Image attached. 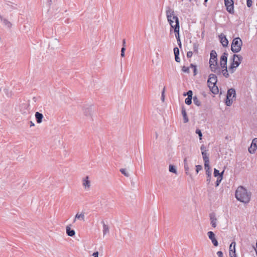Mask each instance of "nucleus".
I'll use <instances>...</instances> for the list:
<instances>
[{
    "mask_svg": "<svg viewBox=\"0 0 257 257\" xmlns=\"http://www.w3.org/2000/svg\"><path fill=\"white\" fill-rule=\"evenodd\" d=\"M175 61L177 62H180V58L179 57V55L175 56Z\"/></svg>",
    "mask_w": 257,
    "mask_h": 257,
    "instance_id": "obj_50",
    "label": "nucleus"
},
{
    "mask_svg": "<svg viewBox=\"0 0 257 257\" xmlns=\"http://www.w3.org/2000/svg\"><path fill=\"white\" fill-rule=\"evenodd\" d=\"M93 256L94 257H98V251H96V252H94L93 253Z\"/></svg>",
    "mask_w": 257,
    "mask_h": 257,
    "instance_id": "obj_51",
    "label": "nucleus"
},
{
    "mask_svg": "<svg viewBox=\"0 0 257 257\" xmlns=\"http://www.w3.org/2000/svg\"><path fill=\"white\" fill-rule=\"evenodd\" d=\"M207 235L209 238L211 240L212 243L215 246H217L218 245V242L215 238V234L213 232L210 231L207 232Z\"/></svg>",
    "mask_w": 257,
    "mask_h": 257,
    "instance_id": "obj_9",
    "label": "nucleus"
},
{
    "mask_svg": "<svg viewBox=\"0 0 257 257\" xmlns=\"http://www.w3.org/2000/svg\"><path fill=\"white\" fill-rule=\"evenodd\" d=\"M224 172V170H223L221 173H220V174H219V177H221V178L222 179L223 178V175Z\"/></svg>",
    "mask_w": 257,
    "mask_h": 257,
    "instance_id": "obj_52",
    "label": "nucleus"
},
{
    "mask_svg": "<svg viewBox=\"0 0 257 257\" xmlns=\"http://www.w3.org/2000/svg\"><path fill=\"white\" fill-rule=\"evenodd\" d=\"M193 100L194 103L197 106H199L201 105V102L197 96H195L193 97Z\"/></svg>",
    "mask_w": 257,
    "mask_h": 257,
    "instance_id": "obj_25",
    "label": "nucleus"
},
{
    "mask_svg": "<svg viewBox=\"0 0 257 257\" xmlns=\"http://www.w3.org/2000/svg\"><path fill=\"white\" fill-rule=\"evenodd\" d=\"M217 55L215 50H212L210 52V58L209 63H217Z\"/></svg>",
    "mask_w": 257,
    "mask_h": 257,
    "instance_id": "obj_12",
    "label": "nucleus"
},
{
    "mask_svg": "<svg viewBox=\"0 0 257 257\" xmlns=\"http://www.w3.org/2000/svg\"><path fill=\"white\" fill-rule=\"evenodd\" d=\"M47 3L49 5H51L52 3V0H47Z\"/></svg>",
    "mask_w": 257,
    "mask_h": 257,
    "instance_id": "obj_53",
    "label": "nucleus"
},
{
    "mask_svg": "<svg viewBox=\"0 0 257 257\" xmlns=\"http://www.w3.org/2000/svg\"><path fill=\"white\" fill-rule=\"evenodd\" d=\"M120 172L126 177H128L130 176L129 173L126 171L125 169H120Z\"/></svg>",
    "mask_w": 257,
    "mask_h": 257,
    "instance_id": "obj_28",
    "label": "nucleus"
},
{
    "mask_svg": "<svg viewBox=\"0 0 257 257\" xmlns=\"http://www.w3.org/2000/svg\"><path fill=\"white\" fill-rule=\"evenodd\" d=\"M222 68V71L221 72L222 73L223 75L225 78H228L229 76V75L228 73L227 66H225L224 68Z\"/></svg>",
    "mask_w": 257,
    "mask_h": 257,
    "instance_id": "obj_24",
    "label": "nucleus"
},
{
    "mask_svg": "<svg viewBox=\"0 0 257 257\" xmlns=\"http://www.w3.org/2000/svg\"><path fill=\"white\" fill-rule=\"evenodd\" d=\"M257 149V138L253 139L250 147L248 148V152L253 154Z\"/></svg>",
    "mask_w": 257,
    "mask_h": 257,
    "instance_id": "obj_11",
    "label": "nucleus"
},
{
    "mask_svg": "<svg viewBox=\"0 0 257 257\" xmlns=\"http://www.w3.org/2000/svg\"><path fill=\"white\" fill-rule=\"evenodd\" d=\"M102 223L103 224V234L104 236L109 232V229L108 225L105 224L103 221H102Z\"/></svg>",
    "mask_w": 257,
    "mask_h": 257,
    "instance_id": "obj_21",
    "label": "nucleus"
},
{
    "mask_svg": "<svg viewBox=\"0 0 257 257\" xmlns=\"http://www.w3.org/2000/svg\"><path fill=\"white\" fill-rule=\"evenodd\" d=\"M217 81V76L215 74H210L209 75V78L207 81L208 86L212 93L214 94H217L219 92L218 87L216 86Z\"/></svg>",
    "mask_w": 257,
    "mask_h": 257,
    "instance_id": "obj_3",
    "label": "nucleus"
},
{
    "mask_svg": "<svg viewBox=\"0 0 257 257\" xmlns=\"http://www.w3.org/2000/svg\"><path fill=\"white\" fill-rule=\"evenodd\" d=\"M211 178V175H209V176H207L206 182L208 184H209V183L210 182Z\"/></svg>",
    "mask_w": 257,
    "mask_h": 257,
    "instance_id": "obj_49",
    "label": "nucleus"
},
{
    "mask_svg": "<svg viewBox=\"0 0 257 257\" xmlns=\"http://www.w3.org/2000/svg\"><path fill=\"white\" fill-rule=\"evenodd\" d=\"M192 98H189V97L186 98L185 100V103L187 105L191 104L192 103Z\"/></svg>",
    "mask_w": 257,
    "mask_h": 257,
    "instance_id": "obj_32",
    "label": "nucleus"
},
{
    "mask_svg": "<svg viewBox=\"0 0 257 257\" xmlns=\"http://www.w3.org/2000/svg\"><path fill=\"white\" fill-rule=\"evenodd\" d=\"M242 46V41L241 39L239 37L235 38L232 42L231 50L233 53H238L240 51Z\"/></svg>",
    "mask_w": 257,
    "mask_h": 257,
    "instance_id": "obj_5",
    "label": "nucleus"
},
{
    "mask_svg": "<svg viewBox=\"0 0 257 257\" xmlns=\"http://www.w3.org/2000/svg\"><path fill=\"white\" fill-rule=\"evenodd\" d=\"M210 68L212 72H213L217 74H220L221 71L218 66L217 63H209Z\"/></svg>",
    "mask_w": 257,
    "mask_h": 257,
    "instance_id": "obj_10",
    "label": "nucleus"
},
{
    "mask_svg": "<svg viewBox=\"0 0 257 257\" xmlns=\"http://www.w3.org/2000/svg\"><path fill=\"white\" fill-rule=\"evenodd\" d=\"M169 170L170 172L176 173V169L174 165H170L169 167Z\"/></svg>",
    "mask_w": 257,
    "mask_h": 257,
    "instance_id": "obj_27",
    "label": "nucleus"
},
{
    "mask_svg": "<svg viewBox=\"0 0 257 257\" xmlns=\"http://www.w3.org/2000/svg\"><path fill=\"white\" fill-rule=\"evenodd\" d=\"M192 94H193V92H192V90H189L187 92V94L186 95H188V97H189V98H192ZM184 95H186V94H184Z\"/></svg>",
    "mask_w": 257,
    "mask_h": 257,
    "instance_id": "obj_40",
    "label": "nucleus"
},
{
    "mask_svg": "<svg viewBox=\"0 0 257 257\" xmlns=\"http://www.w3.org/2000/svg\"><path fill=\"white\" fill-rule=\"evenodd\" d=\"M217 255H218V257H223V252L221 251H218L217 252Z\"/></svg>",
    "mask_w": 257,
    "mask_h": 257,
    "instance_id": "obj_46",
    "label": "nucleus"
},
{
    "mask_svg": "<svg viewBox=\"0 0 257 257\" xmlns=\"http://www.w3.org/2000/svg\"><path fill=\"white\" fill-rule=\"evenodd\" d=\"M174 53L175 56L179 55V50L178 48L175 47L174 48Z\"/></svg>",
    "mask_w": 257,
    "mask_h": 257,
    "instance_id": "obj_39",
    "label": "nucleus"
},
{
    "mask_svg": "<svg viewBox=\"0 0 257 257\" xmlns=\"http://www.w3.org/2000/svg\"><path fill=\"white\" fill-rule=\"evenodd\" d=\"M35 117L38 123H40L42 121V119L43 118V115L42 113H40L39 112H36L35 113Z\"/></svg>",
    "mask_w": 257,
    "mask_h": 257,
    "instance_id": "obj_18",
    "label": "nucleus"
},
{
    "mask_svg": "<svg viewBox=\"0 0 257 257\" xmlns=\"http://www.w3.org/2000/svg\"><path fill=\"white\" fill-rule=\"evenodd\" d=\"M229 256L230 257H237L234 249L233 252H232V250H230V252H229Z\"/></svg>",
    "mask_w": 257,
    "mask_h": 257,
    "instance_id": "obj_42",
    "label": "nucleus"
},
{
    "mask_svg": "<svg viewBox=\"0 0 257 257\" xmlns=\"http://www.w3.org/2000/svg\"><path fill=\"white\" fill-rule=\"evenodd\" d=\"M252 0H246V5L248 8H250L252 6Z\"/></svg>",
    "mask_w": 257,
    "mask_h": 257,
    "instance_id": "obj_44",
    "label": "nucleus"
},
{
    "mask_svg": "<svg viewBox=\"0 0 257 257\" xmlns=\"http://www.w3.org/2000/svg\"><path fill=\"white\" fill-rule=\"evenodd\" d=\"M209 217L210 220V223L211 226L215 228L217 225V218L216 217L215 214L214 213H211L209 214Z\"/></svg>",
    "mask_w": 257,
    "mask_h": 257,
    "instance_id": "obj_13",
    "label": "nucleus"
},
{
    "mask_svg": "<svg viewBox=\"0 0 257 257\" xmlns=\"http://www.w3.org/2000/svg\"><path fill=\"white\" fill-rule=\"evenodd\" d=\"M236 198L243 203H247L250 200V197L248 195L247 190L242 186L237 188L235 192Z\"/></svg>",
    "mask_w": 257,
    "mask_h": 257,
    "instance_id": "obj_2",
    "label": "nucleus"
},
{
    "mask_svg": "<svg viewBox=\"0 0 257 257\" xmlns=\"http://www.w3.org/2000/svg\"><path fill=\"white\" fill-rule=\"evenodd\" d=\"M242 57L240 55L233 54L232 59V63L229 66L228 69L231 73H233L236 68L241 63L242 60Z\"/></svg>",
    "mask_w": 257,
    "mask_h": 257,
    "instance_id": "obj_4",
    "label": "nucleus"
},
{
    "mask_svg": "<svg viewBox=\"0 0 257 257\" xmlns=\"http://www.w3.org/2000/svg\"><path fill=\"white\" fill-rule=\"evenodd\" d=\"M228 53L224 52L220 58V64L221 68H224L227 66Z\"/></svg>",
    "mask_w": 257,
    "mask_h": 257,
    "instance_id": "obj_8",
    "label": "nucleus"
},
{
    "mask_svg": "<svg viewBox=\"0 0 257 257\" xmlns=\"http://www.w3.org/2000/svg\"><path fill=\"white\" fill-rule=\"evenodd\" d=\"M182 70L185 73H189L190 72L189 68L185 66L182 67Z\"/></svg>",
    "mask_w": 257,
    "mask_h": 257,
    "instance_id": "obj_33",
    "label": "nucleus"
},
{
    "mask_svg": "<svg viewBox=\"0 0 257 257\" xmlns=\"http://www.w3.org/2000/svg\"><path fill=\"white\" fill-rule=\"evenodd\" d=\"M184 165L185 164H188V163H187V158H185L184 160Z\"/></svg>",
    "mask_w": 257,
    "mask_h": 257,
    "instance_id": "obj_54",
    "label": "nucleus"
},
{
    "mask_svg": "<svg viewBox=\"0 0 257 257\" xmlns=\"http://www.w3.org/2000/svg\"><path fill=\"white\" fill-rule=\"evenodd\" d=\"M77 219L84 221V219H85L84 213H81L80 214H79L78 213H77L75 215V217L73 222H75Z\"/></svg>",
    "mask_w": 257,
    "mask_h": 257,
    "instance_id": "obj_19",
    "label": "nucleus"
},
{
    "mask_svg": "<svg viewBox=\"0 0 257 257\" xmlns=\"http://www.w3.org/2000/svg\"><path fill=\"white\" fill-rule=\"evenodd\" d=\"M4 24L7 26L8 28H11L12 26V24L7 19L3 20Z\"/></svg>",
    "mask_w": 257,
    "mask_h": 257,
    "instance_id": "obj_29",
    "label": "nucleus"
},
{
    "mask_svg": "<svg viewBox=\"0 0 257 257\" xmlns=\"http://www.w3.org/2000/svg\"><path fill=\"white\" fill-rule=\"evenodd\" d=\"M125 50V48L124 47H122V48L121 49V54H120V55L122 57H123L124 56Z\"/></svg>",
    "mask_w": 257,
    "mask_h": 257,
    "instance_id": "obj_45",
    "label": "nucleus"
},
{
    "mask_svg": "<svg viewBox=\"0 0 257 257\" xmlns=\"http://www.w3.org/2000/svg\"><path fill=\"white\" fill-rule=\"evenodd\" d=\"M195 133L198 135L199 137V139L200 140H201L202 139V133L201 132V130H200L199 129H197L196 130V132Z\"/></svg>",
    "mask_w": 257,
    "mask_h": 257,
    "instance_id": "obj_35",
    "label": "nucleus"
},
{
    "mask_svg": "<svg viewBox=\"0 0 257 257\" xmlns=\"http://www.w3.org/2000/svg\"><path fill=\"white\" fill-rule=\"evenodd\" d=\"M200 150L201 151V153L202 152H207L206 148V147L204 145H202L201 146Z\"/></svg>",
    "mask_w": 257,
    "mask_h": 257,
    "instance_id": "obj_43",
    "label": "nucleus"
},
{
    "mask_svg": "<svg viewBox=\"0 0 257 257\" xmlns=\"http://www.w3.org/2000/svg\"><path fill=\"white\" fill-rule=\"evenodd\" d=\"M175 33V37L177 39L178 45H179L180 48H181L182 44H181V40L180 38L179 31V29L178 28V26L176 27Z\"/></svg>",
    "mask_w": 257,
    "mask_h": 257,
    "instance_id": "obj_16",
    "label": "nucleus"
},
{
    "mask_svg": "<svg viewBox=\"0 0 257 257\" xmlns=\"http://www.w3.org/2000/svg\"><path fill=\"white\" fill-rule=\"evenodd\" d=\"M165 88L164 87L162 92V96H161V99L163 101H164V93H165Z\"/></svg>",
    "mask_w": 257,
    "mask_h": 257,
    "instance_id": "obj_48",
    "label": "nucleus"
},
{
    "mask_svg": "<svg viewBox=\"0 0 257 257\" xmlns=\"http://www.w3.org/2000/svg\"><path fill=\"white\" fill-rule=\"evenodd\" d=\"M82 185L85 189H89L90 187V181L88 176L85 177L82 180Z\"/></svg>",
    "mask_w": 257,
    "mask_h": 257,
    "instance_id": "obj_15",
    "label": "nucleus"
},
{
    "mask_svg": "<svg viewBox=\"0 0 257 257\" xmlns=\"http://www.w3.org/2000/svg\"><path fill=\"white\" fill-rule=\"evenodd\" d=\"M35 125V124L32 121H30V126H33Z\"/></svg>",
    "mask_w": 257,
    "mask_h": 257,
    "instance_id": "obj_56",
    "label": "nucleus"
},
{
    "mask_svg": "<svg viewBox=\"0 0 257 257\" xmlns=\"http://www.w3.org/2000/svg\"><path fill=\"white\" fill-rule=\"evenodd\" d=\"M192 54H193V53L192 51H188L187 53V57L188 58H191L192 56Z\"/></svg>",
    "mask_w": 257,
    "mask_h": 257,
    "instance_id": "obj_47",
    "label": "nucleus"
},
{
    "mask_svg": "<svg viewBox=\"0 0 257 257\" xmlns=\"http://www.w3.org/2000/svg\"><path fill=\"white\" fill-rule=\"evenodd\" d=\"M190 67L193 68L194 75L195 76L197 73L196 66L193 64H191Z\"/></svg>",
    "mask_w": 257,
    "mask_h": 257,
    "instance_id": "obj_30",
    "label": "nucleus"
},
{
    "mask_svg": "<svg viewBox=\"0 0 257 257\" xmlns=\"http://www.w3.org/2000/svg\"><path fill=\"white\" fill-rule=\"evenodd\" d=\"M184 169H185V173L186 174L188 175L189 174V169L188 164L184 165Z\"/></svg>",
    "mask_w": 257,
    "mask_h": 257,
    "instance_id": "obj_37",
    "label": "nucleus"
},
{
    "mask_svg": "<svg viewBox=\"0 0 257 257\" xmlns=\"http://www.w3.org/2000/svg\"><path fill=\"white\" fill-rule=\"evenodd\" d=\"M201 153L204 164H207V163H209V155L207 152H202Z\"/></svg>",
    "mask_w": 257,
    "mask_h": 257,
    "instance_id": "obj_20",
    "label": "nucleus"
},
{
    "mask_svg": "<svg viewBox=\"0 0 257 257\" xmlns=\"http://www.w3.org/2000/svg\"><path fill=\"white\" fill-rule=\"evenodd\" d=\"M84 113L86 116H88V115H90L91 113H90V109L86 108V109H84Z\"/></svg>",
    "mask_w": 257,
    "mask_h": 257,
    "instance_id": "obj_36",
    "label": "nucleus"
},
{
    "mask_svg": "<svg viewBox=\"0 0 257 257\" xmlns=\"http://www.w3.org/2000/svg\"><path fill=\"white\" fill-rule=\"evenodd\" d=\"M182 112V114L183 117V121H184V123H186V122H188L189 119H188V118L187 117V113L186 112L185 109L184 108H182V112Z\"/></svg>",
    "mask_w": 257,
    "mask_h": 257,
    "instance_id": "obj_22",
    "label": "nucleus"
},
{
    "mask_svg": "<svg viewBox=\"0 0 257 257\" xmlns=\"http://www.w3.org/2000/svg\"><path fill=\"white\" fill-rule=\"evenodd\" d=\"M125 39H123L122 41V45H123V47H124V48H125Z\"/></svg>",
    "mask_w": 257,
    "mask_h": 257,
    "instance_id": "obj_55",
    "label": "nucleus"
},
{
    "mask_svg": "<svg viewBox=\"0 0 257 257\" xmlns=\"http://www.w3.org/2000/svg\"><path fill=\"white\" fill-rule=\"evenodd\" d=\"M204 168L206 171V176L211 175V171L209 166V163L204 164Z\"/></svg>",
    "mask_w": 257,
    "mask_h": 257,
    "instance_id": "obj_23",
    "label": "nucleus"
},
{
    "mask_svg": "<svg viewBox=\"0 0 257 257\" xmlns=\"http://www.w3.org/2000/svg\"><path fill=\"white\" fill-rule=\"evenodd\" d=\"M208 0H204V3H207Z\"/></svg>",
    "mask_w": 257,
    "mask_h": 257,
    "instance_id": "obj_57",
    "label": "nucleus"
},
{
    "mask_svg": "<svg viewBox=\"0 0 257 257\" xmlns=\"http://www.w3.org/2000/svg\"><path fill=\"white\" fill-rule=\"evenodd\" d=\"M193 50L194 53H198V49L199 48V45L197 43H194L193 45Z\"/></svg>",
    "mask_w": 257,
    "mask_h": 257,
    "instance_id": "obj_26",
    "label": "nucleus"
},
{
    "mask_svg": "<svg viewBox=\"0 0 257 257\" xmlns=\"http://www.w3.org/2000/svg\"><path fill=\"white\" fill-rule=\"evenodd\" d=\"M202 169V167L201 165H196V172L197 173H198V172L201 170Z\"/></svg>",
    "mask_w": 257,
    "mask_h": 257,
    "instance_id": "obj_41",
    "label": "nucleus"
},
{
    "mask_svg": "<svg viewBox=\"0 0 257 257\" xmlns=\"http://www.w3.org/2000/svg\"><path fill=\"white\" fill-rule=\"evenodd\" d=\"M182 1H183V0H181Z\"/></svg>",
    "mask_w": 257,
    "mask_h": 257,
    "instance_id": "obj_58",
    "label": "nucleus"
},
{
    "mask_svg": "<svg viewBox=\"0 0 257 257\" xmlns=\"http://www.w3.org/2000/svg\"><path fill=\"white\" fill-rule=\"evenodd\" d=\"M235 242L234 241L231 242L229 246V252H230V250H232V252L234 251V249L235 250Z\"/></svg>",
    "mask_w": 257,
    "mask_h": 257,
    "instance_id": "obj_31",
    "label": "nucleus"
},
{
    "mask_svg": "<svg viewBox=\"0 0 257 257\" xmlns=\"http://www.w3.org/2000/svg\"><path fill=\"white\" fill-rule=\"evenodd\" d=\"M213 174H214V177H218L219 176L220 172L218 170H217L215 168L214 169Z\"/></svg>",
    "mask_w": 257,
    "mask_h": 257,
    "instance_id": "obj_38",
    "label": "nucleus"
},
{
    "mask_svg": "<svg viewBox=\"0 0 257 257\" xmlns=\"http://www.w3.org/2000/svg\"><path fill=\"white\" fill-rule=\"evenodd\" d=\"M222 178H221V177H218L217 179V180L215 182V186L216 187H217L219 186V184L220 183L221 180H222Z\"/></svg>",
    "mask_w": 257,
    "mask_h": 257,
    "instance_id": "obj_34",
    "label": "nucleus"
},
{
    "mask_svg": "<svg viewBox=\"0 0 257 257\" xmlns=\"http://www.w3.org/2000/svg\"><path fill=\"white\" fill-rule=\"evenodd\" d=\"M70 225H67L66 227V231L67 234L69 236H73L75 234V231L73 229H71Z\"/></svg>",
    "mask_w": 257,
    "mask_h": 257,
    "instance_id": "obj_17",
    "label": "nucleus"
},
{
    "mask_svg": "<svg viewBox=\"0 0 257 257\" xmlns=\"http://www.w3.org/2000/svg\"><path fill=\"white\" fill-rule=\"evenodd\" d=\"M224 5L226 11L231 14L234 13V2L233 0H224Z\"/></svg>",
    "mask_w": 257,
    "mask_h": 257,
    "instance_id": "obj_7",
    "label": "nucleus"
},
{
    "mask_svg": "<svg viewBox=\"0 0 257 257\" xmlns=\"http://www.w3.org/2000/svg\"><path fill=\"white\" fill-rule=\"evenodd\" d=\"M220 43L222 44L223 47H226L228 46V41L226 36L223 34H221L219 36Z\"/></svg>",
    "mask_w": 257,
    "mask_h": 257,
    "instance_id": "obj_14",
    "label": "nucleus"
},
{
    "mask_svg": "<svg viewBox=\"0 0 257 257\" xmlns=\"http://www.w3.org/2000/svg\"><path fill=\"white\" fill-rule=\"evenodd\" d=\"M166 16L167 20L171 26V28L173 29L175 33L176 27L178 26L179 30H180L179 21L178 18L174 15V10L171 9L170 7L167 8L166 10Z\"/></svg>",
    "mask_w": 257,
    "mask_h": 257,
    "instance_id": "obj_1",
    "label": "nucleus"
},
{
    "mask_svg": "<svg viewBox=\"0 0 257 257\" xmlns=\"http://www.w3.org/2000/svg\"><path fill=\"white\" fill-rule=\"evenodd\" d=\"M236 97L235 90L234 88L229 89L227 92L225 104L230 106L233 102L232 98Z\"/></svg>",
    "mask_w": 257,
    "mask_h": 257,
    "instance_id": "obj_6",
    "label": "nucleus"
}]
</instances>
